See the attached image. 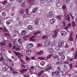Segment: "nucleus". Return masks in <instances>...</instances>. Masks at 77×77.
<instances>
[{
  "label": "nucleus",
  "instance_id": "1",
  "mask_svg": "<svg viewBox=\"0 0 77 77\" xmlns=\"http://www.w3.org/2000/svg\"><path fill=\"white\" fill-rule=\"evenodd\" d=\"M35 1V0H27L28 3L27 6H29V7H30L31 5H33L34 4Z\"/></svg>",
  "mask_w": 77,
  "mask_h": 77
},
{
  "label": "nucleus",
  "instance_id": "2",
  "mask_svg": "<svg viewBox=\"0 0 77 77\" xmlns=\"http://www.w3.org/2000/svg\"><path fill=\"white\" fill-rule=\"evenodd\" d=\"M54 15V13L53 11H50L49 12V14L47 15V18H52Z\"/></svg>",
  "mask_w": 77,
  "mask_h": 77
},
{
  "label": "nucleus",
  "instance_id": "3",
  "mask_svg": "<svg viewBox=\"0 0 77 77\" xmlns=\"http://www.w3.org/2000/svg\"><path fill=\"white\" fill-rule=\"evenodd\" d=\"M45 44L44 45L45 47H48L50 44V42L48 40H46L44 41Z\"/></svg>",
  "mask_w": 77,
  "mask_h": 77
},
{
  "label": "nucleus",
  "instance_id": "4",
  "mask_svg": "<svg viewBox=\"0 0 77 77\" xmlns=\"http://www.w3.org/2000/svg\"><path fill=\"white\" fill-rule=\"evenodd\" d=\"M14 52L16 54L18 55V57H19V58H20V59H21V58H22V57H21V56H22V57H24V56H23V55L21 54L20 53V52H16L15 51H14Z\"/></svg>",
  "mask_w": 77,
  "mask_h": 77
},
{
  "label": "nucleus",
  "instance_id": "5",
  "mask_svg": "<svg viewBox=\"0 0 77 77\" xmlns=\"http://www.w3.org/2000/svg\"><path fill=\"white\" fill-rule=\"evenodd\" d=\"M33 47V45L32 43H29L26 45V48L27 49H30Z\"/></svg>",
  "mask_w": 77,
  "mask_h": 77
},
{
  "label": "nucleus",
  "instance_id": "6",
  "mask_svg": "<svg viewBox=\"0 0 77 77\" xmlns=\"http://www.w3.org/2000/svg\"><path fill=\"white\" fill-rule=\"evenodd\" d=\"M56 5L57 7H60L62 5V3L59 0L56 1Z\"/></svg>",
  "mask_w": 77,
  "mask_h": 77
},
{
  "label": "nucleus",
  "instance_id": "7",
  "mask_svg": "<svg viewBox=\"0 0 77 77\" xmlns=\"http://www.w3.org/2000/svg\"><path fill=\"white\" fill-rule=\"evenodd\" d=\"M54 35H53L52 36V38H56L57 36V33H58V31L57 30H55L54 31Z\"/></svg>",
  "mask_w": 77,
  "mask_h": 77
},
{
  "label": "nucleus",
  "instance_id": "8",
  "mask_svg": "<svg viewBox=\"0 0 77 77\" xmlns=\"http://www.w3.org/2000/svg\"><path fill=\"white\" fill-rule=\"evenodd\" d=\"M51 69V66L50 65H48L45 69V70L46 71H47L49 72H50V70Z\"/></svg>",
  "mask_w": 77,
  "mask_h": 77
},
{
  "label": "nucleus",
  "instance_id": "9",
  "mask_svg": "<svg viewBox=\"0 0 77 77\" xmlns=\"http://www.w3.org/2000/svg\"><path fill=\"white\" fill-rule=\"evenodd\" d=\"M64 43L63 41H59L58 42V46L59 47H62L63 46Z\"/></svg>",
  "mask_w": 77,
  "mask_h": 77
},
{
  "label": "nucleus",
  "instance_id": "10",
  "mask_svg": "<svg viewBox=\"0 0 77 77\" xmlns=\"http://www.w3.org/2000/svg\"><path fill=\"white\" fill-rule=\"evenodd\" d=\"M60 34L61 36H65L66 35V32L64 31H61L60 32Z\"/></svg>",
  "mask_w": 77,
  "mask_h": 77
},
{
  "label": "nucleus",
  "instance_id": "11",
  "mask_svg": "<svg viewBox=\"0 0 77 77\" xmlns=\"http://www.w3.org/2000/svg\"><path fill=\"white\" fill-rule=\"evenodd\" d=\"M39 19H36L34 21V25L35 26H38L39 24Z\"/></svg>",
  "mask_w": 77,
  "mask_h": 77
},
{
  "label": "nucleus",
  "instance_id": "12",
  "mask_svg": "<svg viewBox=\"0 0 77 77\" xmlns=\"http://www.w3.org/2000/svg\"><path fill=\"white\" fill-rule=\"evenodd\" d=\"M12 48L14 50H15L16 51H20V49L17 46H14Z\"/></svg>",
  "mask_w": 77,
  "mask_h": 77
},
{
  "label": "nucleus",
  "instance_id": "13",
  "mask_svg": "<svg viewBox=\"0 0 77 77\" xmlns=\"http://www.w3.org/2000/svg\"><path fill=\"white\" fill-rule=\"evenodd\" d=\"M69 40L70 41H73V37H72V32H71L70 34Z\"/></svg>",
  "mask_w": 77,
  "mask_h": 77
},
{
  "label": "nucleus",
  "instance_id": "14",
  "mask_svg": "<svg viewBox=\"0 0 77 77\" xmlns=\"http://www.w3.org/2000/svg\"><path fill=\"white\" fill-rule=\"evenodd\" d=\"M58 74H60V72H58L57 71L54 72L52 73L51 76H54V75H57Z\"/></svg>",
  "mask_w": 77,
  "mask_h": 77
},
{
  "label": "nucleus",
  "instance_id": "15",
  "mask_svg": "<svg viewBox=\"0 0 77 77\" xmlns=\"http://www.w3.org/2000/svg\"><path fill=\"white\" fill-rule=\"evenodd\" d=\"M27 28L29 30H33V26L31 25H29L28 26H27Z\"/></svg>",
  "mask_w": 77,
  "mask_h": 77
},
{
  "label": "nucleus",
  "instance_id": "16",
  "mask_svg": "<svg viewBox=\"0 0 77 77\" xmlns=\"http://www.w3.org/2000/svg\"><path fill=\"white\" fill-rule=\"evenodd\" d=\"M12 22V20H9L6 22L7 26H9Z\"/></svg>",
  "mask_w": 77,
  "mask_h": 77
},
{
  "label": "nucleus",
  "instance_id": "17",
  "mask_svg": "<svg viewBox=\"0 0 77 77\" xmlns=\"http://www.w3.org/2000/svg\"><path fill=\"white\" fill-rule=\"evenodd\" d=\"M28 69H23L21 70H20L19 71L20 73H24L25 71H27Z\"/></svg>",
  "mask_w": 77,
  "mask_h": 77
},
{
  "label": "nucleus",
  "instance_id": "18",
  "mask_svg": "<svg viewBox=\"0 0 77 77\" xmlns=\"http://www.w3.org/2000/svg\"><path fill=\"white\" fill-rule=\"evenodd\" d=\"M48 51L50 53H52L54 52V50L53 48H50L48 49Z\"/></svg>",
  "mask_w": 77,
  "mask_h": 77
},
{
  "label": "nucleus",
  "instance_id": "19",
  "mask_svg": "<svg viewBox=\"0 0 77 77\" xmlns=\"http://www.w3.org/2000/svg\"><path fill=\"white\" fill-rule=\"evenodd\" d=\"M32 52L30 50H27L26 52V54L28 56H30L31 55Z\"/></svg>",
  "mask_w": 77,
  "mask_h": 77
},
{
  "label": "nucleus",
  "instance_id": "20",
  "mask_svg": "<svg viewBox=\"0 0 77 77\" xmlns=\"http://www.w3.org/2000/svg\"><path fill=\"white\" fill-rule=\"evenodd\" d=\"M38 10V7H36L35 8H34L32 10V12L33 13H35L37 12V11Z\"/></svg>",
  "mask_w": 77,
  "mask_h": 77
},
{
  "label": "nucleus",
  "instance_id": "21",
  "mask_svg": "<svg viewBox=\"0 0 77 77\" xmlns=\"http://www.w3.org/2000/svg\"><path fill=\"white\" fill-rule=\"evenodd\" d=\"M56 22V20L54 19H53L52 20H51L50 21V23L51 24H54Z\"/></svg>",
  "mask_w": 77,
  "mask_h": 77
},
{
  "label": "nucleus",
  "instance_id": "22",
  "mask_svg": "<svg viewBox=\"0 0 77 77\" xmlns=\"http://www.w3.org/2000/svg\"><path fill=\"white\" fill-rule=\"evenodd\" d=\"M45 32L47 34H49V35H50V34H51V32L49 31L48 29H46L45 30Z\"/></svg>",
  "mask_w": 77,
  "mask_h": 77
},
{
  "label": "nucleus",
  "instance_id": "23",
  "mask_svg": "<svg viewBox=\"0 0 77 77\" xmlns=\"http://www.w3.org/2000/svg\"><path fill=\"white\" fill-rule=\"evenodd\" d=\"M36 38V37L35 36H33L31 37L30 38V39L32 41H35V38Z\"/></svg>",
  "mask_w": 77,
  "mask_h": 77
},
{
  "label": "nucleus",
  "instance_id": "24",
  "mask_svg": "<svg viewBox=\"0 0 77 77\" xmlns=\"http://www.w3.org/2000/svg\"><path fill=\"white\" fill-rule=\"evenodd\" d=\"M3 29H4V30L3 31V32H8V29H6V27H4L3 28H0V29L1 30H3Z\"/></svg>",
  "mask_w": 77,
  "mask_h": 77
},
{
  "label": "nucleus",
  "instance_id": "25",
  "mask_svg": "<svg viewBox=\"0 0 77 77\" xmlns=\"http://www.w3.org/2000/svg\"><path fill=\"white\" fill-rule=\"evenodd\" d=\"M44 54V52L42 51H40L38 52L37 53V54L38 55H42Z\"/></svg>",
  "mask_w": 77,
  "mask_h": 77
},
{
  "label": "nucleus",
  "instance_id": "26",
  "mask_svg": "<svg viewBox=\"0 0 77 77\" xmlns=\"http://www.w3.org/2000/svg\"><path fill=\"white\" fill-rule=\"evenodd\" d=\"M24 12H25L24 10L23 9H20L19 11V13L20 14H23L24 13Z\"/></svg>",
  "mask_w": 77,
  "mask_h": 77
},
{
  "label": "nucleus",
  "instance_id": "27",
  "mask_svg": "<svg viewBox=\"0 0 77 77\" xmlns=\"http://www.w3.org/2000/svg\"><path fill=\"white\" fill-rule=\"evenodd\" d=\"M56 51H58V50H60V47L59 46H56L55 47V48H54Z\"/></svg>",
  "mask_w": 77,
  "mask_h": 77
},
{
  "label": "nucleus",
  "instance_id": "28",
  "mask_svg": "<svg viewBox=\"0 0 77 77\" xmlns=\"http://www.w3.org/2000/svg\"><path fill=\"white\" fill-rule=\"evenodd\" d=\"M21 6L22 7H26L27 6V5L26 4V2H23L21 4Z\"/></svg>",
  "mask_w": 77,
  "mask_h": 77
},
{
  "label": "nucleus",
  "instance_id": "29",
  "mask_svg": "<svg viewBox=\"0 0 77 77\" xmlns=\"http://www.w3.org/2000/svg\"><path fill=\"white\" fill-rule=\"evenodd\" d=\"M72 27H74L76 26V24L74 21L72 22Z\"/></svg>",
  "mask_w": 77,
  "mask_h": 77
},
{
  "label": "nucleus",
  "instance_id": "30",
  "mask_svg": "<svg viewBox=\"0 0 77 77\" xmlns=\"http://www.w3.org/2000/svg\"><path fill=\"white\" fill-rule=\"evenodd\" d=\"M44 72V71H42L40 72H39L38 73V76H41V75H42Z\"/></svg>",
  "mask_w": 77,
  "mask_h": 77
},
{
  "label": "nucleus",
  "instance_id": "31",
  "mask_svg": "<svg viewBox=\"0 0 77 77\" xmlns=\"http://www.w3.org/2000/svg\"><path fill=\"white\" fill-rule=\"evenodd\" d=\"M61 25L62 27H65L66 25L65 24V23L64 22H63L61 23Z\"/></svg>",
  "mask_w": 77,
  "mask_h": 77
},
{
  "label": "nucleus",
  "instance_id": "32",
  "mask_svg": "<svg viewBox=\"0 0 77 77\" xmlns=\"http://www.w3.org/2000/svg\"><path fill=\"white\" fill-rule=\"evenodd\" d=\"M21 34H22V35H25L26 34V31L25 30H23L22 31Z\"/></svg>",
  "mask_w": 77,
  "mask_h": 77
},
{
  "label": "nucleus",
  "instance_id": "33",
  "mask_svg": "<svg viewBox=\"0 0 77 77\" xmlns=\"http://www.w3.org/2000/svg\"><path fill=\"white\" fill-rule=\"evenodd\" d=\"M18 42L19 44H21L22 43V39H19L18 40Z\"/></svg>",
  "mask_w": 77,
  "mask_h": 77
},
{
  "label": "nucleus",
  "instance_id": "34",
  "mask_svg": "<svg viewBox=\"0 0 77 77\" xmlns=\"http://www.w3.org/2000/svg\"><path fill=\"white\" fill-rule=\"evenodd\" d=\"M48 36L47 35H44L42 37V38L43 39H48Z\"/></svg>",
  "mask_w": 77,
  "mask_h": 77
},
{
  "label": "nucleus",
  "instance_id": "35",
  "mask_svg": "<svg viewBox=\"0 0 77 77\" xmlns=\"http://www.w3.org/2000/svg\"><path fill=\"white\" fill-rule=\"evenodd\" d=\"M17 2L19 4H20V3H21L23 2V0H16Z\"/></svg>",
  "mask_w": 77,
  "mask_h": 77
},
{
  "label": "nucleus",
  "instance_id": "36",
  "mask_svg": "<svg viewBox=\"0 0 77 77\" xmlns=\"http://www.w3.org/2000/svg\"><path fill=\"white\" fill-rule=\"evenodd\" d=\"M52 57L53 58H54V59H57L58 57H59V56L58 55H53Z\"/></svg>",
  "mask_w": 77,
  "mask_h": 77
},
{
  "label": "nucleus",
  "instance_id": "37",
  "mask_svg": "<svg viewBox=\"0 0 77 77\" xmlns=\"http://www.w3.org/2000/svg\"><path fill=\"white\" fill-rule=\"evenodd\" d=\"M9 68L10 69V71H11V72H13V71H14V69L13 68L11 67H10Z\"/></svg>",
  "mask_w": 77,
  "mask_h": 77
},
{
  "label": "nucleus",
  "instance_id": "38",
  "mask_svg": "<svg viewBox=\"0 0 77 77\" xmlns=\"http://www.w3.org/2000/svg\"><path fill=\"white\" fill-rule=\"evenodd\" d=\"M38 59L39 60H45V58L42 57H40L38 58Z\"/></svg>",
  "mask_w": 77,
  "mask_h": 77
},
{
  "label": "nucleus",
  "instance_id": "39",
  "mask_svg": "<svg viewBox=\"0 0 77 77\" xmlns=\"http://www.w3.org/2000/svg\"><path fill=\"white\" fill-rule=\"evenodd\" d=\"M46 1V0H41L40 1V3L41 4H42V3H45V2Z\"/></svg>",
  "mask_w": 77,
  "mask_h": 77
},
{
  "label": "nucleus",
  "instance_id": "40",
  "mask_svg": "<svg viewBox=\"0 0 77 77\" xmlns=\"http://www.w3.org/2000/svg\"><path fill=\"white\" fill-rule=\"evenodd\" d=\"M67 59H69V60L70 61H72L73 60V58H71L69 57H67Z\"/></svg>",
  "mask_w": 77,
  "mask_h": 77
},
{
  "label": "nucleus",
  "instance_id": "41",
  "mask_svg": "<svg viewBox=\"0 0 77 77\" xmlns=\"http://www.w3.org/2000/svg\"><path fill=\"white\" fill-rule=\"evenodd\" d=\"M70 17H69V14H67V17L66 18V20H68V21H70V19H69Z\"/></svg>",
  "mask_w": 77,
  "mask_h": 77
},
{
  "label": "nucleus",
  "instance_id": "42",
  "mask_svg": "<svg viewBox=\"0 0 77 77\" xmlns=\"http://www.w3.org/2000/svg\"><path fill=\"white\" fill-rule=\"evenodd\" d=\"M45 62L44 61H42L40 63V65H42V66H44V65H45Z\"/></svg>",
  "mask_w": 77,
  "mask_h": 77
},
{
  "label": "nucleus",
  "instance_id": "43",
  "mask_svg": "<svg viewBox=\"0 0 77 77\" xmlns=\"http://www.w3.org/2000/svg\"><path fill=\"white\" fill-rule=\"evenodd\" d=\"M37 47H42V44H40V43H38L37 44Z\"/></svg>",
  "mask_w": 77,
  "mask_h": 77
},
{
  "label": "nucleus",
  "instance_id": "44",
  "mask_svg": "<svg viewBox=\"0 0 77 77\" xmlns=\"http://www.w3.org/2000/svg\"><path fill=\"white\" fill-rule=\"evenodd\" d=\"M15 7H13L11 9V11L12 12H14L15 11Z\"/></svg>",
  "mask_w": 77,
  "mask_h": 77
},
{
  "label": "nucleus",
  "instance_id": "45",
  "mask_svg": "<svg viewBox=\"0 0 77 77\" xmlns=\"http://www.w3.org/2000/svg\"><path fill=\"white\" fill-rule=\"evenodd\" d=\"M41 33V32L40 31L37 32H36L34 33V35H37L38 34V33Z\"/></svg>",
  "mask_w": 77,
  "mask_h": 77
},
{
  "label": "nucleus",
  "instance_id": "46",
  "mask_svg": "<svg viewBox=\"0 0 77 77\" xmlns=\"http://www.w3.org/2000/svg\"><path fill=\"white\" fill-rule=\"evenodd\" d=\"M61 57L62 59H63V60H64L65 59V55H63V54L62 55V56H61Z\"/></svg>",
  "mask_w": 77,
  "mask_h": 77
},
{
  "label": "nucleus",
  "instance_id": "47",
  "mask_svg": "<svg viewBox=\"0 0 77 77\" xmlns=\"http://www.w3.org/2000/svg\"><path fill=\"white\" fill-rule=\"evenodd\" d=\"M2 63H3V64L4 65H7V63H6V62H5V61L4 60H3L2 61Z\"/></svg>",
  "mask_w": 77,
  "mask_h": 77
},
{
  "label": "nucleus",
  "instance_id": "48",
  "mask_svg": "<svg viewBox=\"0 0 77 77\" xmlns=\"http://www.w3.org/2000/svg\"><path fill=\"white\" fill-rule=\"evenodd\" d=\"M2 4H3V5H6V3H7V1H4L2 3Z\"/></svg>",
  "mask_w": 77,
  "mask_h": 77
},
{
  "label": "nucleus",
  "instance_id": "49",
  "mask_svg": "<svg viewBox=\"0 0 77 77\" xmlns=\"http://www.w3.org/2000/svg\"><path fill=\"white\" fill-rule=\"evenodd\" d=\"M7 50V48L5 47H3L2 48V50L3 51H6Z\"/></svg>",
  "mask_w": 77,
  "mask_h": 77
},
{
  "label": "nucleus",
  "instance_id": "50",
  "mask_svg": "<svg viewBox=\"0 0 77 77\" xmlns=\"http://www.w3.org/2000/svg\"><path fill=\"white\" fill-rule=\"evenodd\" d=\"M25 59L27 60H30L31 59L29 57L27 56H26Z\"/></svg>",
  "mask_w": 77,
  "mask_h": 77
},
{
  "label": "nucleus",
  "instance_id": "51",
  "mask_svg": "<svg viewBox=\"0 0 77 77\" xmlns=\"http://www.w3.org/2000/svg\"><path fill=\"white\" fill-rule=\"evenodd\" d=\"M58 55H59V56H62V55L63 54L62 53V52H58Z\"/></svg>",
  "mask_w": 77,
  "mask_h": 77
},
{
  "label": "nucleus",
  "instance_id": "52",
  "mask_svg": "<svg viewBox=\"0 0 77 77\" xmlns=\"http://www.w3.org/2000/svg\"><path fill=\"white\" fill-rule=\"evenodd\" d=\"M5 69H7V71L8 70V69L9 68V66H8L6 65L5 67Z\"/></svg>",
  "mask_w": 77,
  "mask_h": 77
},
{
  "label": "nucleus",
  "instance_id": "53",
  "mask_svg": "<svg viewBox=\"0 0 77 77\" xmlns=\"http://www.w3.org/2000/svg\"><path fill=\"white\" fill-rule=\"evenodd\" d=\"M5 69H7V71L8 70V69L9 68V66H8L6 65L5 67Z\"/></svg>",
  "mask_w": 77,
  "mask_h": 77
},
{
  "label": "nucleus",
  "instance_id": "54",
  "mask_svg": "<svg viewBox=\"0 0 77 77\" xmlns=\"http://www.w3.org/2000/svg\"><path fill=\"white\" fill-rule=\"evenodd\" d=\"M25 11H26L27 15H28V14H29V9H26L25 10Z\"/></svg>",
  "mask_w": 77,
  "mask_h": 77
},
{
  "label": "nucleus",
  "instance_id": "55",
  "mask_svg": "<svg viewBox=\"0 0 77 77\" xmlns=\"http://www.w3.org/2000/svg\"><path fill=\"white\" fill-rule=\"evenodd\" d=\"M20 61L21 62V63H22L23 64H24V63H25V62H24V60H23L21 59Z\"/></svg>",
  "mask_w": 77,
  "mask_h": 77
},
{
  "label": "nucleus",
  "instance_id": "56",
  "mask_svg": "<svg viewBox=\"0 0 77 77\" xmlns=\"http://www.w3.org/2000/svg\"><path fill=\"white\" fill-rule=\"evenodd\" d=\"M48 3H52L53 0H47Z\"/></svg>",
  "mask_w": 77,
  "mask_h": 77
},
{
  "label": "nucleus",
  "instance_id": "57",
  "mask_svg": "<svg viewBox=\"0 0 77 77\" xmlns=\"http://www.w3.org/2000/svg\"><path fill=\"white\" fill-rule=\"evenodd\" d=\"M51 57V55H48L47 57V59H50Z\"/></svg>",
  "mask_w": 77,
  "mask_h": 77
},
{
  "label": "nucleus",
  "instance_id": "58",
  "mask_svg": "<svg viewBox=\"0 0 77 77\" xmlns=\"http://www.w3.org/2000/svg\"><path fill=\"white\" fill-rule=\"evenodd\" d=\"M67 27L69 28V27H71V23H69L68 25L67 26Z\"/></svg>",
  "mask_w": 77,
  "mask_h": 77
},
{
  "label": "nucleus",
  "instance_id": "59",
  "mask_svg": "<svg viewBox=\"0 0 77 77\" xmlns=\"http://www.w3.org/2000/svg\"><path fill=\"white\" fill-rule=\"evenodd\" d=\"M64 69H65L66 70L67 69V65H64Z\"/></svg>",
  "mask_w": 77,
  "mask_h": 77
},
{
  "label": "nucleus",
  "instance_id": "60",
  "mask_svg": "<svg viewBox=\"0 0 77 77\" xmlns=\"http://www.w3.org/2000/svg\"><path fill=\"white\" fill-rule=\"evenodd\" d=\"M62 8L63 9H64V10L66 9V6H65V5H63Z\"/></svg>",
  "mask_w": 77,
  "mask_h": 77
},
{
  "label": "nucleus",
  "instance_id": "61",
  "mask_svg": "<svg viewBox=\"0 0 77 77\" xmlns=\"http://www.w3.org/2000/svg\"><path fill=\"white\" fill-rule=\"evenodd\" d=\"M62 70L61 68L60 67H58V71H60Z\"/></svg>",
  "mask_w": 77,
  "mask_h": 77
},
{
  "label": "nucleus",
  "instance_id": "62",
  "mask_svg": "<svg viewBox=\"0 0 77 77\" xmlns=\"http://www.w3.org/2000/svg\"><path fill=\"white\" fill-rule=\"evenodd\" d=\"M62 63V62H59V61H58L56 63V64L57 65H59V64H61Z\"/></svg>",
  "mask_w": 77,
  "mask_h": 77
},
{
  "label": "nucleus",
  "instance_id": "63",
  "mask_svg": "<svg viewBox=\"0 0 77 77\" xmlns=\"http://www.w3.org/2000/svg\"><path fill=\"white\" fill-rule=\"evenodd\" d=\"M57 18H58V19H60L61 18V17L60 15L57 16Z\"/></svg>",
  "mask_w": 77,
  "mask_h": 77
},
{
  "label": "nucleus",
  "instance_id": "64",
  "mask_svg": "<svg viewBox=\"0 0 77 77\" xmlns=\"http://www.w3.org/2000/svg\"><path fill=\"white\" fill-rule=\"evenodd\" d=\"M2 15L3 16L4 15H6V12H2Z\"/></svg>",
  "mask_w": 77,
  "mask_h": 77
}]
</instances>
